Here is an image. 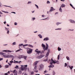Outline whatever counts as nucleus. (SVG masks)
Instances as JSON below:
<instances>
[{"instance_id": "473e14b6", "label": "nucleus", "mask_w": 75, "mask_h": 75, "mask_svg": "<svg viewBox=\"0 0 75 75\" xmlns=\"http://www.w3.org/2000/svg\"><path fill=\"white\" fill-rule=\"evenodd\" d=\"M35 20V18L33 17L32 18V21H34Z\"/></svg>"}, {"instance_id": "603ef678", "label": "nucleus", "mask_w": 75, "mask_h": 75, "mask_svg": "<svg viewBox=\"0 0 75 75\" xmlns=\"http://www.w3.org/2000/svg\"><path fill=\"white\" fill-rule=\"evenodd\" d=\"M3 58H1V57H0V61H2V60H3Z\"/></svg>"}, {"instance_id": "58836bf2", "label": "nucleus", "mask_w": 75, "mask_h": 75, "mask_svg": "<svg viewBox=\"0 0 75 75\" xmlns=\"http://www.w3.org/2000/svg\"><path fill=\"white\" fill-rule=\"evenodd\" d=\"M64 67H67V65H68V64H67V63H65L64 64Z\"/></svg>"}, {"instance_id": "4be33fe9", "label": "nucleus", "mask_w": 75, "mask_h": 75, "mask_svg": "<svg viewBox=\"0 0 75 75\" xmlns=\"http://www.w3.org/2000/svg\"><path fill=\"white\" fill-rule=\"evenodd\" d=\"M24 57V55H22L20 56L19 57V59H21V58H23Z\"/></svg>"}, {"instance_id": "2f4dec72", "label": "nucleus", "mask_w": 75, "mask_h": 75, "mask_svg": "<svg viewBox=\"0 0 75 75\" xmlns=\"http://www.w3.org/2000/svg\"><path fill=\"white\" fill-rule=\"evenodd\" d=\"M62 30V28H58L57 29H55V30Z\"/></svg>"}, {"instance_id": "37998d69", "label": "nucleus", "mask_w": 75, "mask_h": 75, "mask_svg": "<svg viewBox=\"0 0 75 75\" xmlns=\"http://www.w3.org/2000/svg\"><path fill=\"white\" fill-rule=\"evenodd\" d=\"M14 62H13V60H12L11 61H10V64H12V63H13H13H14Z\"/></svg>"}, {"instance_id": "4468645a", "label": "nucleus", "mask_w": 75, "mask_h": 75, "mask_svg": "<svg viewBox=\"0 0 75 75\" xmlns=\"http://www.w3.org/2000/svg\"><path fill=\"white\" fill-rule=\"evenodd\" d=\"M6 53H3L2 52H0V55H2L5 58L6 57Z\"/></svg>"}, {"instance_id": "aec40b11", "label": "nucleus", "mask_w": 75, "mask_h": 75, "mask_svg": "<svg viewBox=\"0 0 75 75\" xmlns=\"http://www.w3.org/2000/svg\"><path fill=\"white\" fill-rule=\"evenodd\" d=\"M20 62H21V61H20L19 62H18V61H15L14 62V64H16V63H18V64H20Z\"/></svg>"}, {"instance_id": "1a4fd4ad", "label": "nucleus", "mask_w": 75, "mask_h": 75, "mask_svg": "<svg viewBox=\"0 0 75 75\" xmlns=\"http://www.w3.org/2000/svg\"><path fill=\"white\" fill-rule=\"evenodd\" d=\"M68 21L70 23H71L72 24H75V21L74 20H73L72 19H69Z\"/></svg>"}, {"instance_id": "e2e57ef3", "label": "nucleus", "mask_w": 75, "mask_h": 75, "mask_svg": "<svg viewBox=\"0 0 75 75\" xmlns=\"http://www.w3.org/2000/svg\"><path fill=\"white\" fill-rule=\"evenodd\" d=\"M44 72L45 73H47L46 72H48V71H46V70Z\"/></svg>"}, {"instance_id": "6e6552de", "label": "nucleus", "mask_w": 75, "mask_h": 75, "mask_svg": "<svg viewBox=\"0 0 75 75\" xmlns=\"http://www.w3.org/2000/svg\"><path fill=\"white\" fill-rule=\"evenodd\" d=\"M14 58V57L13 56V55H9V54H6V56H5V58Z\"/></svg>"}, {"instance_id": "bf43d9fd", "label": "nucleus", "mask_w": 75, "mask_h": 75, "mask_svg": "<svg viewBox=\"0 0 75 75\" xmlns=\"http://www.w3.org/2000/svg\"><path fill=\"white\" fill-rule=\"evenodd\" d=\"M24 41L25 42V43H26V42H27V40H24Z\"/></svg>"}, {"instance_id": "39448f33", "label": "nucleus", "mask_w": 75, "mask_h": 75, "mask_svg": "<svg viewBox=\"0 0 75 75\" xmlns=\"http://www.w3.org/2000/svg\"><path fill=\"white\" fill-rule=\"evenodd\" d=\"M27 65H23V68H21V70L22 71H26L27 69Z\"/></svg>"}, {"instance_id": "79ce46f5", "label": "nucleus", "mask_w": 75, "mask_h": 75, "mask_svg": "<svg viewBox=\"0 0 75 75\" xmlns=\"http://www.w3.org/2000/svg\"><path fill=\"white\" fill-rule=\"evenodd\" d=\"M4 6H5V7H10V8H12V7L10 6H7L6 5H4Z\"/></svg>"}, {"instance_id": "f8f14e48", "label": "nucleus", "mask_w": 75, "mask_h": 75, "mask_svg": "<svg viewBox=\"0 0 75 75\" xmlns=\"http://www.w3.org/2000/svg\"><path fill=\"white\" fill-rule=\"evenodd\" d=\"M45 57V55H41L40 56H37L36 57V58H38V59H41V58H42V57Z\"/></svg>"}, {"instance_id": "f03ea898", "label": "nucleus", "mask_w": 75, "mask_h": 75, "mask_svg": "<svg viewBox=\"0 0 75 75\" xmlns=\"http://www.w3.org/2000/svg\"><path fill=\"white\" fill-rule=\"evenodd\" d=\"M46 46L45 50L47 51L46 54V57H47L49 55V54H50V50L48 49V45L47 43L46 44Z\"/></svg>"}, {"instance_id": "c9c22d12", "label": "nucleus", "mask_w": 75, "mask_h": 75, "mask_svg": "<svg viewBox=\"0 0 75 75\" xmlns=\"http://www.w3.org/2000/svg\"><path fill=\"white\" fill-rule=\"evenodd\" d=\"M15 68L18 69V65H16V66L15 67Z\"/></svg>"}, {"instance_id": "09e8293b", "label": "nucleus", "mask_w": 75, "mask_h": 75, "mask_svg": "<svg viewBox=\"0 0 75 75\" xmlns=\"http://www.w3.org/2000/svg\"><path fill=\"white\" fill-rule=\"evenodd\" d=\"M55 71H53V75H55Z\"/></svg>"}, {"instance_id": "cd10ccee", "label": "nucleus", "mask_w": 75, "mask_h": 75, "mask_svg": "<svg viewBox=\"0 0 75 75\" xmlns=\"http://www.w3.org/2000/svg\"><path fill=\"white\" fill-rule=\"evenodd\" d=\"M12 45H16V42H13L12 44Z\"/></svg>"}, {"instance_id": "b1692460", "label": "nucleus", "mask_w": 75, "mask_h": 75, "mask_svg": "<svg viewBox=\"0 0 75 75\" xmlns=\"http://www.w3.org/2000/svg\"><path fill=\"white\" fill-rule=\"evenodd\" d=\"M27 4H32V2L31 1H29L27 3Z\"/></svg>"}, {"instance_id": "2eb2a0df", "label": "nucleus", "mask_w": 75, "mask_h": 75, "mask_svg": "<svg viewBox=\"0 0 75 75\" xmlns=\"http://www.w3.org/2000/svg\"><path fill=\"white\" fill-rule=\"evenodd\" d=\"M35 51V52H37V54H39L41 52V51L38 50V49H36Z\"/></svg>"}, {"instance_id": "7ed1b4c3", "label": "nucleus", "mask_w": 75, "mask_h": 75, "mask_svg": "<svg viewBox=\"0 0 75 75\" xmlns=\"http://www.w3.org/2000/svg\"><path fill=\"white\" fill-rule=\"evenodd\" d=\"M39 61H36L34 62L33 66L34 67V70H36L37 68V64L38 63Z\"/></svg>"}, {"instance_id": "680f3d73", "label": "nucleus", "mask_w": 75, "mask_h": 75, "mask_svg": "<svg viewBox=\"0 0 75 75\" xmlns=\"http://www.w3.org/2000/svg\"><path fill=\"white\" fill-rule=\"evenodd\" d=\"M4 75H8V74L7 73H5Z\"/></svg>"}, {"instance_id": "f3484780", "label": "nucleus", "mask_w": 75, "mask_h": 75, "mask_svg": "<svg viewBox=\"0 0 75 75\" xmlns=\"http://www.w3.org/2000/svg\"><path fill=\"white\" fill-rule=\"evenodd\" d=\"M5 28L6 31H7V33L8 34H9V33H10V31H9V30H8L9 29L7 28L6 27H5Z\"/></svg>"}, {"instance_id": "864d4df0", "label": "nucleus", "mask_w": 75, "mask_h": 75, "mask_svg": "<svg viewBox=\"0 0 75 75\" xmlns=\"http://www.w3.org/2000/svg\"><path fill=\"white\" fill-rule=\"evenodd\" d=\"M42 17H45V15H42Z\"/></svg>"}, {"instance_id": "69168bd1", "label": "nucleus", "mask_w": 75, "mask_h": 75, "mask_svg": "<svg viewBox=\"0 0 75 75\" xmlns=\"http://www.w3.org/2000/svg\"><path fill=\"white\" fill-rule=\"evenodd\" d=\"M10 71H8V72H7V74H10Z\"/></svg>"}, {"instance_id": "a878e982", "label": "nucleus", "mask_w": 75, "mask_h": 75, "mask_svg": "<svg viewBox=\"0 0 75 75\" xmlns=\"http://www.w3.org/2000/svg\"><path fill=\"white\" fill-rule=\"evenodd\" d=\"M38 36L40 38H42V35H41V34L38 35Z\"/></svg>"}, {"instance_id": "a211bd4d", "label": "nucleus", "mask_w": 75, "mask_h": 75, "mask_svg": "<svg viewBox=\"0 0 75 75\" xmlns=\"http://www.w3.org/2000/svg\"><path fill=\"white\" fill-rule=\"evenodd\" d=\"M50 39L48 37H46L45 38L43 39V41H48Z\"/></svg>"}, {"instance_id": "c85d7f7f", "label": "nucleus", "mask_w": 75, "mask_h": 75, "mask_svg": "<svg viewBox=\"0 0 75 75\" xmlns=\"http://www.w3.org/2000/svg\"><path fill=\"white\" fill-rule=\"evenodd\" d=\"M28 45V47H31V48H33V45Z\"/></svg>"}, {"instance_id": "c756f323", "label": "nucleus", "mask_w": 75, "mask_h": 75, "mask_svg": "<svg viewBox=\"0 0 75 75\" xmlns=\"http://www.w3.org/2000/svg\"><path fill=\"white\" fill-rule=\"evenodd\" d=\"M69 68H70V69H72L74 67L73 66H69Z\"/></svg>"}, {"instance_id": "c03bdc74", "label": "nucleus", "mask_w": 75, "mask_h": 75, "mask_svg": "<svg viewBox=\"0 0 75 75\" xmlns=\"http://www.w3.org/2000/svg\"><path fill=\"white\" fill-rule=\"evenodd\" d=\"M57 59L58 60H59V55L58 56Z\"/></svg>"}, {"instance_id": "7c9ffc66", "label": "nucleus", "mask_w": 75, "mask_h": 75, "mask_svg": "<svg viewBox=\"0 0 75 75\" xmlns=\"http://www.w3.org/2000/svg\"><path fill=\"white\" fill-rule=\"evenodd\" d=\"M8 67H9V65H6L5 66V68H8Z\"/></svg>"}, {"instance_id": "8fccbe9b", "label": "nucleus", "mask_w": 75, "mask_h": 75, "mask_svg": "<svg viewBox=\"0 0 75 75\" xmlns=\"http://www.w3.org/2000/svg\"><path fill=\"white\" fill-rule=\"evenodd\" d=\"M2 12H4V13H8V12H5V11H2Z\"/></svg>"}, {"instance_id": "4c0bfd02", "label": "nucleus", "mask_w": 75, "mask_h": 75, "mask_svg": "<svg viewBox=\"0 0 75 75\" xmlns=\"http://www.w3.org/2000/svg\"><path fill=\"white\" fill-rule=\"evenodd\" d=\"M21 50H23L22 49H19V50H18L16 51V52H18L19 51H21Z\"/></svg>"}, {"instance_id": "9b49d317", "label": "nucleus", "mask_w": 75, "mask_h": 75, "mask_svg": "<svg viewBox=\"0 0 75 75\" xmlns=\"http://www.w3.org/2000/svg\"><path fill=\"white\" fill-rule=\"evenodd\" d=\"M2 52H14V51L13 50L11 51L10 50H5L2 51Z\"/></svg>"}, {"instance_id": "13d9d810", "label": "nucleus", "mask_w": 75, "mask_h": 75, "mask_svg": "<svg viewBox=\"0 0 75 75\" xmlns=\"http://www.w3.org/2000/svg\"><path fill=\"white\" fill-rule=\"evenodd\" d=\"M11 13H13V14H16V12H11Z\"/></svg>"}, {"instance_id": "3c124183", "label": "nucleus", "mask_w": 75, "mask_h": 75, "mask_svg": "<svg viewBox=\"0 0 75 75\" xmlns=\"http://www.w3.org/2000/svg\"><path fill=\"white\" fill-rule=\"evenodd\" d=\"M34 71L35 72H38V70H37V71H36V70H34Z\"/></svg>"}, {"instance_id": "e433bc0d", "label": "nucleus", "mask_w": 75, "mask_h": 75, "mask_svg": "<svg viewBox=\"0 0 75 75\" xmlns=\"http://www.w3.org/2000/svg\"><path fill=\"white\" fill-rule=\"evenodd\" d=\"M46 19H47L48 20H49V17H47L46 18H45V19H41V20H45Z\"/></svg>"}, {"instance_id": "423d86ee", "label": "nucleus", "mask_w": 75, "mask_h": 75, "mask_svg": "<svg viewBox=\"0 0 75 75\" xmlns=\"http://www.w3.org/2000/svg\"><path fill=\"white\" fill-rule=\"evenodd\" d=\"M41 46L44 50L43 51H42V52L43 53H44V52L46 51V50H45V45H44V44L42 43V44Z\"/></svg>"}, {"instance_id": "20e7f679", "label": "nucleus", "mask_w": 75, "mask_h": 75, "mask_svg": "<svg viewBox=\"0 0 75 75\" xmlns=\"http://www.w3.org/2000/svg\"><path fill=\"white\" fill-rule=\"evenodd\" d=\"M26 51L27 52V54H30L32 53V52L33 51V49H31V48H26Z\"/></svg>"}, {"instance_id": "393cba45", "label": "nucleus", "mask_w": 75, "mask_h": 75, "mask_svg": "<svg viewBox=\"0 0 75 75\" xmlns=\"http://www.w3.org/2000/svg\"><path fill=\"white\" fill-rule=\"evenodd\" d=\"M23 58H24V59L26 60V59H27V56H25L24 55H23Z\"/></svg>"}, {"instance_id": "bb28decb", "label": "nucleus", "mask_w": 75, "mask_h": 75, "mask_svg": "<svg viewBox=\"0 0 75 75\" xmlns=\"http://www.w3.org/2000/svg\"><path fill=\"white\" fill-rule=\"evenodd\" d=\"M61 7H62V8L63 7H65V5H64V4H62L61 5Z\"/></svg>"}, {"instance_id": "9d476101", "label": "nucleus", "mask_w": 75, "mask_h": 75, "mask_svg": "<svg viewBox=\"0 0 75 75\" xmlns=\"http://www.w3.org/2000/svg\"><path fill=\"white\" fill-rule=\"evenodd\" d=\"M43 68H44V65L42 64H41L40 65V68H39V69L40 70H41L43 69Z\"/></svg>"}, {"instance_id": "ddd939ff", "label": "nucleus", "mask_w": 75, "mask_h": 75, "mask_svg": "<svg viewBox=\"0 0 75 75\" xmlns=\"http://www.w3.org/2000/svg\"><path fill=\"white\" fill-rule=\"evenodd\" d=\"M54 10H55V9H54V8H53V7H51L50 8V9L49 11V12H52V11H54Z\"/></svg>"}, {"instance_id": "a19ab883", "label": "nucleus", "mask_w": 75, "mask_h": 75, "mask_svg": "<svg viewBox=\"0 0 75 75\" xmlns=\"http://www.w3.org/2000/svg\"><path fill=\"white\" fill-rule=\"evenodd\" d=\"M70 5L71 6V7H72L73 8H74V6H72V4H70Z\"/></svg>"}, {"instance_id": "5fc2aeb1", "label": "nucleus", "mask_w": 75, "mask_h": 75, "mask_svg": "<svg viewBox=\"0 0 75 75\" xmlns=\"http://www.w3.org/2000/svg\"><path fill=\"white\" fill-rule=\"evenodd\" d=\"M31 74H32V75H33V74H34V72L32 71L31 72Z\"/></svg>"}, {"instance_id": "338daca9", "label": "nucleus", "mask_w": 75, "mask_h": 75, "mask_svg": "<svg viewBox=\"0 0 75 75\" xmlns=\"http://www.w3.org/2000/svg\"><path fill=\"white\" fill-rule=\"evenodd\" d=\"M34 11H32V13H34Z\"/></svg>"}, {"instance_id": "6e6d98bb", "label": "nucleus", "mask_w": 75, "mask_h": 75, "mask_svg": "<svg viewBox=\"0 0 75 75\" xmlns=\"http://www.w3.org/2000/svg\"><path fill=\"white\" fill-rule=\"evenodd\" d=\"M74 29H72V30L69 29L68 30V31H74Z\"/></svg>"}, {"instance_id": "de8ad7c7", "label": "nucleus", "mask_w": 75, "mask_h": 75, "mask_svg": "<svg viewBox=\"0 0 75 75\" xmlns=\"http://www.w3.org/2000/svg\"><path fill=\"white\" fill-rule=\"evenodd\" d=\"M14 25H17V23L16 22H15L14 23Z\"/></svg>"}, {"instance_id": "412c9836", "label": "nucleus", "mask_w": 75, "mask_h": 75, "mask_svg": "<svg viewBox=\"0 0 75 75\" xmlns=\"http://www.w3.org/2000/svg\"><path fill=\"white\" fill-rule=\"evenodd\" d=\"M47 57H48V56L47 57H46V56H45V57H46L47 58L46 59H45L43 60V62H47V61H48V58Z\"/></svg>"}, {"instance_id": "0e129e2a", "label": "nucleus", "mask_w": 75, "mask_h": 75, "mask_svg": "<svg viewBox=\"0 0 75 75\" xmlns=\"http://www.w3.org/2000/svg\"><path fill=\"white\" fill-rule=\"evenodd\" d=\"M37 32H38V31H35V32H34V33H37Z\"/></svg>"}, {"instance_id": "4d7b16f0", "label": "nucleus", "mask_w": 75, "mask_h": 75, "mask_svg": "<svg viewBox=\"0 0 75 75\" xmlns=\"http://www.w3.org/2000/svg\"><path fill=\"white\" fill-rule=\"evenodd\" d=\"M8 64L9 65H10V66H11V64H10L9 63H8Z\"/></svg>"}, {"instance_id": "0eeeda50", "label": "nucleus", "mask_w": 75, "mask_h": 75, "mask_svg": "<svg viewBox=\"0 0 75 75\" xmlns=\"http://www.w3.org/2000/svg\"><path fill=\"white\" fill-rule=\"evenodd\" d=\"M28 45V44H25V45H23V44H20L18 45V47H21V46H23V48L24 49H26V47H25V46H27Z\"/></svg>"}, {"instance_id": "49530a36", "label": "nucleus", "mask_w": 75, "mask_h": 75, "mask_svg": "<svg viewBox=\"0 0 75 75\" xmlns=\"http://www.w3.org/2000/svg\"><path fill=\"white\" fill-rule=\"evenodd\" d=\"M47 4H50V1H47Z\"/></svg>"}, {"instance_id": "774afa93", "label": "nucleus", "mask_w": 75, "mask_h": 75, "mask_svg": "<svg viewBox=\"0 0 75 75\" xmlns=\"http://www.w3.org/2000/svg\"><path fill=\"white\" fill-rule=\"evenodd\" d=\"M4 24H6V21H5V22H4Z\"/></svg>"}, {"instance_id": "a18cd8bd", "label": "nucleus", "mask_w": 75, "mask_h": 75, "mask_svg": "<svg viewBox=\"0 0 75 75\" xmlns=\"http://www.w3.org/2000/svg\"><path fill=\"white\" fill-rule=\"evenodd\" d=\"M19 73L20 74H21L22 73L21 72V70H19Z\"/></svg>"}, {"instance_id": "5701e85b", "label": "nucleus", "mask_w": 75, "mask_h": 75, "mask_svg": "<svg viewBox=\"0 0 75 75\" xmlns=\"http://www.w3.org/2000/svg\"><path fill=\"white\" fill-rule=\"evenodd\" d=\"M59 11L60 12L62 13V8H61V7H60L59 9Z\"/></svg>"}, {"instance_id": "dca6fc26", "label": "nucleus", "mask_w": 75, "mask_h": 75, "mask_svg": "<svg viewBox=\"0 0 75 75\" xmlns=\"http://www.w3.org/2000/svg\"><path fill=\"white\" fill-rule=\"evenodd\" d=\"M13 73H14V75H17V71H16V70H14V71H13Z\"/></svg>"}, {"instance_id": "f257e3e1", "label": "nucleus", "mask_w": 75, "mask_h": 75, "mask_svg": "<svg viewBox=\"0 0 75 75\" xmlns=\"http://www.w3.org/2000/svg\"><path fill=\"white\" fill-rule=\"evenodd\" d=\"M51 62L50 63L51 65L48 66L49 68H53V67H54V65L52 64H55L56 63L57 64H59V61L57 60L55 61L53 60L52 58L51 59Z\"/></svg>"}, {"instance_id": "72a5a7b5", "label": "nucleus", "mask_w": 75, "mask_h": 75, "mask_svg": "<svg viewBox=\"0 0 75 75\" xmlns=\"http://www.w3.org/2000/svg\"><path fill=\"white\" fill-rule=\"evenodd\" d=\"M58 50L59 51H61V48L59 47H58Z\"/></svg>"}, {"instance_id": "ea45409f", "label": "nucleus", "mask_w": 75, "mask_h": 75, "mask_svg": "<svg viewBox=\"0 0 75 75\" xmlns=\"http://www.w3.org/2000/svg\"><path fill=\"white\" fill-rule=\"evenodd\" d=\"M66 58L67 60H69V57L67 56L66 57Z\"/></svg>"}, {"instance_id": "f704fd0d", "label": "nucleus", "mask_w": 75, "mask_h": 75, "mask_svg": "<svg viewBox=\"0 0 75 75\" xmlns=\"http://www.w3.org/2000/svg\"><path fill=\"white\" fill-rule=\"evenodd\" d=\"M35 6L37 8H39L38 7V5H37L36 4H35Z\"/></svg>"}, {"instance_id": "6ab92c4d", "label": "nucleus", "mask_w": 75, "mask_h": 75, "mask_svg": "<svg viewBox=\"0 0 75 75\" xmlns=\"http://www.w3.org/2000/svg\"><path fill=\"white\" fill-rule=\"evenodd\" d=\"M62 24V23L61 22H57L56 23V24L57 26H58V25H59L60 24Z\"/></svg>"}, {"instance_id": "052dcab7", "label": "nucleus", "mask_w": 75, "mask_h": 75, "mask_svg": "<svg viewBox=\"0 0 75 75\" xmlns=\"http://www.w3.org/2000/svg\"><path fill=\"white\" fill-rule=\"evenodd\" d=\"M61 1H63V2L65 1V0H60Z\"/></svg>"}]
</instances>
